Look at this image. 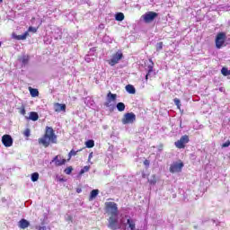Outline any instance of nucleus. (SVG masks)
<instances>
[{
    "label": "nucleus",
    "instance_id": "1",
    "mask_svg": "<svg viewBox=\"0 0 230 230\" xmlns=\"http://www.w3.org/2000/svg\"><path fill=\"white\" fill-rule=\"evenodd\" d=\"M105 209L107 215L110 217L108 219L109 229H121V225L119 224V211L118 210V204L112 201L106 202Z\"/></svg>",
    "mask_w": 230,
    "mask_h": 230
},
{
    "label": "nucleus",
    "instance_id": "2",
    "mask_svg": "<svg viewBox=\"0 0 230 230\" xmlns=\"http://www.w3.org/2000/svg\"><path fill=\"white\" fill-rule=\"evenodd\" d=\"M39 143L40 145L45 146V148H48L50 143H57V135H55V130H53V128L48 126L46 127L45 135L43 137L39 138Z\"/></svg>",
    "mask_w": 230,
    "mask_h": 230
},
{
    "label": "nucleus",
    "instance_id": "3",
    "mask_svg": "<svg viewBox=\"0 0 230 230\" xmlns=\"http://www.w3.org/2000/svg\"><path fill=\"white\" fill-rule=\"evenodd\" d=\"M158 15L159 14L157 13L150 11L142 15V19L144 22L150 24V22H153V21H155Z\"/></svg>",
    "mask_w": 230,
    "mask_h": 230
},
{
    "label": "nucleus",
    "instance_id": "4",
    "mask_svg": "<svg viewBox=\"0 0 230 230\" xmlns=\"http://www.w3.org/2000/svg\"><path fill=\"white\" fill-rule=\"evenodd\" d=\"M226 39H227V37L226 36V32L217 33L216 37V48L217 49H220L222 46L226 44Z\"/></svg>",
    "mask_w": 230,
    "mask_h": 230
},
{
    "label": "nucleus",
    "instance_id": "5",
    "mask_svg": "<svg viewBox=\"0 0 230 230\" xmlns=\"http://www.w3.org/2000/svg\"><path fill=\"white\" fill-rule=\"evenodd\" d=\"M134 121H136V114H134V112L124 114V117L122 118L123 125H128L134 123Z\"/></svg>",
    "mask_w": 230,
    "mask_h": 230
},
{
    "label": "nucleus",
    "instance_id": "6",
    "mask_svg": "<svg viewBox=\"0 0 230 230\" xmlns=\"http://www.w3.org/2000/svg\"><path fill=\"white\" fill-rule=\"evenodd\" d=\"M187 143H190V137L187 135L182 136L178 141L174 143L176 148H184L187 145Z\"/></svg>",
    "mask_w": 230,
    "mask_h": 230
},
{
    "label": "nucleus",
    "instance_id": "7",
    "mask_svg": "<svg viewBox=\"0 0 230 230\" xmlns=\"http://www.w3.org/2000/svg\"><path fill=\"white\" fill-rule=\"evenodd\" d=\"M123 58V53L117 52L114 54L111 58V59L109 61L110 66H116V64H119V62Z\"/></svg>",
    "mask_w": 230,
    "mask_h": 230
},
{
    "label": "nucleus",
    "instance_id": "8",
    "mask_svg": "<svg viewBox=\"0 0 230 230\" xmlns=\"http://www.w3.org/2000/svg\"><path fill=\"white\" fill-rule=\"evenodd\" d=\"M184 167V164L182 163H174L171 164L170 166V172L171 173H177L182 170Z\"/></svg>",
    "mask_w": 230,
    "mask_h": 230
},
{
    "label": "nucleus",
    "instance_id": "9",
    "mask_svg": "<svg viewBox=\"0 0 230 230\" xmlns=\"http://www.w3.org/2000/svg\"><path fill=\"white\" fill-rule=\"evenodd\" d=\"M2 143L6 147L12 146L13 145V138L10 135H4L2 137Z\"/></svg>",
    "mask_w": 230,
    "mask_h": 230
},
{
    "label": "nucleus",
    "instance_id": "10",
    "mask_svg": "<svg viewBox=\"0 0 230 230\" xmlns=\"http://www.w3.org/2000/svg\"><path fill=\"white\" fill-rule=\"evenodd\" d=\"M150 64L147 66V74L146 75V80H148L149 76H154L155 72H154V61L149 59Z\"/></svg>",
    "mask_w": 230,
    "mask_h": 230
},
{
    "label": "nucleus",
    "instance_id": "11",
    "mask_svg": "<svg viewBox=\"0 0 230 230\" xmlns=\"http://www.w3.org/2000/svg\"><path fill=\"white\" fill-rule=\"evenodd\" d=\"M51 163H55L56 166H62L66 164V159L62 158L60 155H56L50 162V164Z\"/></svg>",
    "mask_w": 230,
    "mask_h": 230
},
{
    "label": "nucleus",
    "instance_id": "12",
    "mask_svg": "<svg viewBox=\"0 0 230 230\" xmlns=\"http://www.w3.org/2000/svg\"><path fill=\"white\" fill-rule=\"evenodd\" d=\"M66 104H61L58 102L54 104L55 112H66Z\"/></svg>",
    "mask_w": 230,
    "mask_h": 230
},
{
    "label": "nucleus",
    "instance_id": "13",
    "mask_svg": "<svg viewBox=\"0 0 230 230\" xmlns=\"http://www.w3.org/2000/svg\"><path fill=\"white\" fill-rule=\"evenodd\" d=\"M18 226L20 229H27V227H30V222L26 219H22L19 221Z\"/></svg>",
    "mask_w": 230,
    "mask_h": 230
},
{
    "label": "nucleus",
    "instance_id": "14",
    "mask_svg": "<svg viewBox=\"0 0 230 230\" xmlns=\"http://www.w3.org/2000/svg\"><path fill=\"white\" fill-rule=\"evenodd\" d=\"M127 226L128 227H125V230H134L136 228V222H134V219L128 218L127 220Z\"/></svg>",
    "mask_w": 230,
    "mask_h": 230
},
{
    "label": "nucleus",
    "instance_id": "15",
    "mask_svg": "<svg viewBox=\"0 0 230 230\" xmlns=\"http://www.w3.org/2000/svg\"><path fill=\"white\" fill-rule=\"evenodd\" d=\"M27 119H31V121H37L39 119V113L35 111H31L29 113V117H26Z\"/></svg>",
    "mask_w": 230,
    "mask_h": 230
},
{
    "label": "nucleus",
    "instance_id": "16",
    "mask_svg": "<svg viewBox=\"0 0 230 230\" xmlns=\"http://www.w3.org/2000/svg\"><path fill=\"white\" fill-rule=\"evenodd\" d=\"M126 91L129 94H136V88L132 84L126 85Z\"/></svg>",
    "mask_w": 230,
    "mask_h": 230
},
{
    "label": "nucleus",
    "instance_id": "17",
    "mask_svg": "<svg viewBox=\"0 0 230 230\" xmlns=\"http://www.w3.org/2000/svg\"><path fill=\"white\" fill-rule=\"evenodd\" d=\"M116 98H118V95L116 93H112L110 92L107 94V101L109 102V103H111V102H114Z\"/></svg>",
    "mask_w": 230,
    "mask_h": 230
},
{
    "label": "nucleus",
    "instance_id": "18",
    "mask_svg": "<svg viewBox=\"0 0 230 230\" xmlns=\"http://www.w3.org/2000/svg\"><path fill=\"white\" fill-rule=\"evenodd\" d=\"M29 91H30V94H31V96H32V98H37V96H39V90L30 87Z\"/></svg>",
    "mask_w": 230,
    "mask_h": 230
},
{
    "label": "nucleus",
    "instance_id": "19",
    "mask_svg": "<svg viewBox=\"0 0 230 230\" xmlns=\"http://www.w3.org/2000/svg\"><path fill=\"white\" fill-rule=\"evenodd\" d=\"M98 193H100V190H93L90 194V200H94V199H96V197H98Z\"/></svg>",
    "mask_w": 230,
    "mask_h": 230
},
{
    "label": "nucleus",
    "instance_id": "20",
    "mask_svg": "<svg viewBox=\"0 0 230 230\" xmlns=\"http://www.w3.org/2000/svg\"><path fill=\"white\" fill-rule=\"evenodd\" d=\"M125 107H126L125 103H123V102H119L116 105V108L119 111V112H123V111H125Z\"/></svg>",
    "mask_w": 230,
    "mask_h": 230
},
{
    "label": "nucleus",
    "instance_id": "21",
    "mask_svg": "<svg viewBox=\"0 0 230 230\" xmlns=\"http://www.w3.org/2000/svg\"><path fill=\"white\" fill-rule=\"evenodd\" d=\"M21 62L22 66H27L28 62H30V56H22Z\"/></svg>",
    "mask_w": 230,
    "mask_h": 230
},
{
    "label": "nucleus",
    "instance_id": "22",
    "mask_svg": "<svg viewBox=\"0 0 230 230\" xmlns=\"http://www.w3.org/2000/svg\"><path fill=\"white\" fill-rule=\"evenodd\" d=\"M28 35H30V34L28 33V31H26L22 35L16 36V39H17V40H26V38L28 37Z\"/></svg>",
    "mask_w": 230,
    "mask_h": 230
},
{
    "label": "nucleus",
    "instance_id": "23",
    "mask_svg": "<svg viewBox=\"0 0 230 230\" xmlns=\"http://www.w3.org/2000/svg\"><path fill=\"white\" fill-rule=\"evenodd\" d=\"M115 19L116 21H123L125 19V14H123V13H118L116 15H115Z\"/></svg>",
    "mask_w": 230,
    "mask_h": 230
},
{
    "label": "nucleus",
    "instance_id": "24",
    "mask_svg": "<svg viewBox=\"0 0 230 230\" xmlns=\"http://www.w3.org/2000/svg\"><path fill=\"white\" fill-rule=\"evenodd\" d=\"M221 74L223 75V76H229L230 75V70L227 69V67H223L221 69Z\"/></svg>",
    "mask_w": 230,
    "mask_h": 230
},
{
    "label": "nucleus",
    "instance_id": "25",
    "mask_svg": "<svg viewBox=\"0 0 230 230\" xmlns=\"http://www.w3.org/2000/svg\"><path fill=\"white\" fill-rule=\"evenodd\" d=\"M32 182H37L39 181V172H33L31 176Z\"/></svg>",
    "mask_w": 230,
    "mask_h": 230
},
{
    "label": "nucleus",
    "instance_id": "26",
    "mask_svg": "<svg viewBox=\"0 0 230 230\" xmlns=\"http://www.w3.org/2000/svg\"><path fill=\"white\" fill-rule=\"evenodd\" d=\"M148 182L150 184H155L157 182V178L155 177V174H153L150 179H148Z\"/></svg>",
    "mask_w": 230,
    "mask_h": 230
},
{
    "label": "nucleus",
    "instance_id": "27",
    "mask_svg": "<svg viewBox=\"0 0 230 230\" xmlns=\"http://www.w3.org/2000/svg\"><path fill=\"white\" fill-rule=\"evenodd\" d=\"M78 152H82V149H79L77 151H75V149H72L69 154H68V156H69V159H71V157L76 155V154H78Z\"/></svg>",
    "mask_w": 230,
    "mask_h": 230
},
{
    "label": "nucleus",
    "instance_id": "28",
    "mask_svg": "<svg viewBox=\"0 0 230 230\" xmlns=\"http://www.w3.org/2000/svg\"><path fill=\"white\" fill-rule=\"evenodd\" d=\"M86 148H93L94 146V140H88L85 142Z\"/></svg>",
    "mask_w": 230,
    "mask_h": 230
},
{
    "label": "nucleus",
    "instance_id": "29",
    "mask_svg": "<svg viewBox=\"0 0 230 230\" xmlns=\"http://www.w3.org/2000/svg\"><path fill=\"white\" fill-rule=\"evenodd\" d=\"M90 166H84L81 171H80V173H81V175L83 174V173H85V172H89V170H90Z\"/></svg>",
    "mask_w": 230,
    "mask_h": 230
},
{
    "label": "nucleus",
    "instance_id": "30",
    "mask_svg": "<svg viewBox=\"0 0 230 230\" xmlns=\"http://www.w3.org/2000/svg\"><path fill=\"white\" fill-rule=\"evenodd\" d=\"M71 172H73V167H71V166L65 169V173L66 175H71Z\"/></svg>",
    "mask_w": 230,
    "mask_h": 230
},
{
    "label": "nucleus",
    "instance_id": "31",
    "mask_svg": "<svg viewBox=\"0 0 230 230\" xmlns=\"http://www.w3.org/2000/svg\"><path fill=\"white\" fill-rule=\"evenodd\" d=\"M163 49V42H158L156 44V51H161Z\"/></svg>",
    "mask_w": 230,
    "mask_h": 230
},
{
    "label": "nucleus",
    "instance_id": "32",
    "mask_svg": "<svg viewBox=\"0 0 230 230\" xmlns=\"http://www.w3.org/2000/svg\"><path fill=\"white\" fill-rule=\"evenodd\" d=\"M23 136H25V137H30L31 136L30 128L25 129V131L23 132Z\"/></svg>",
    "mask_w": 230,
    "mask_h": 230
},
{
    "label": "nucleus",
    "instance_id": "33",
    "mask_svg": "<svg viewBox=\"0 0 230 230\" xmlns=\"http://www.w3.org/2000/svg\"><path fill=\"white\" fill-rule=\"evenodd\" d=\"M28 31H31L32 33H37V28H35V27H29Z\"/></svg>",
    "mask_w": 230,
    "mask_h": 230
},
{
    "label": "nucleus",
    "instance_id": "34",
    "mask_svg": "<svg viewBox=\"0 0 230 230\" xmlns=\"http://www.w3.org/2000/svg\"><path fill=\"white\" fill-rule=\"evenodd\" d=\"M227 146H230V141L227 140L226 143L222 145V148H227Z\"/></svg>",
    "mask_w": 230,
    "mask_h": 230
},
{
    "label": "nucleus",
    "instance_id": "35",
    "mask_svg": "<svg viewBox=\"0 0 230 230\" xmlns=\"http://www.w3.org/2000/svg\"><path fill=\"white\" fill-rule=\"evenodd\" d=\"M36 229L38 230H49V227H47V226H37Z\"/></svg>",
    "mask_w": 230,
    "mask_h": 230
},
{
    "label": "nucleus",
    "instance_id": "36",
    "mask_svg": "<svg viewBox=\"0 0 230 230\" xmlns=\"http://www.w3.org/2000/svg\"><path fill=\"white\" fill-rule=\"evenodd\" d=\"M174 103H175V105H177V107H180L181 106V100L175 98L174 99Z\"/></svg>",
    "mask_w": 230,
    "mask_h": 230
},
{
    "label": "nucleus",
    "instance_id": "37",
    "mask_svg": "<svg viewBox=\"0 0 230 230\" xmlns=\"http://www.w3.org/2000/svg\"><path fill=\"white\" fill-rule=\"evenodd\" d=\"M91 159H93V153H90V154H89V156H88V163L91 162Z\"/></svg>",
    "mask_w": 230,
    "mask_h": 230
},
{
    "label": "nucleus",
    "instance_id": "38",
    "mask_svg": "<svg viewBox=\"0 0 230 230\" xmlns=\"http://www.w3.org/2000/svg\"><path fill=\"white\" fill-rule=\"evenodd\" d=\"M21 114H22V116H25V114H26V110L22 109V110L21 111Z\"/></svg>",
    "mask_w": 230,
    "mask_h": 230
},
{
    "label": "nucleus",
    "instance_id": "39",
    "mask_svg": "<svg viewBox=\"0 0 230 230\" xmlns=\"http://www.w3.org/2000/svg\"><path fill=\"white\" fill-rule=\"evenodd\" d=\"M158 150H159V152H162V151H163V145H160V146H158Z\"/></svg>",
    "mask_w": 230,
    "mask_h": 230
},
{
    "label": "nucleus",
    "instance_id": "40",
    "mask_svg": "<svg viewBox=\"0 0 230 230\" xmlns=\"http://www.w3.org/2000/svg\"><path fill=\"white\" fill-rule=\"evenodd\" d=\"M66 220H73V217H71V216H66Z\"/></svg>",
    "mask_w": 230,
    "mask_h": 230
},
{
    "label": "nucleus",
    "instance_id": "41",
    "mask_svg": "<svg viewBox=\"0 0 230 230\" xmlns=\"http://www.w3.org/2000/svg\"><path fill=\"white\" fill-rule=\"evenodd\" d=\"M76 192L77 193H82V189H80V188L76 189Z\"/></svg>",
    "mask_w": 230,
    "mask_h": 230
},
{
    "label": "nucleus",
    "instance_id": "42",
    "mask_svg": "<svg viewBox=\"0 0 230 230\" xmlns=\"http://www.w3.org/2000/svg\"><path fill=\"white\" fill-rule=\"evenodd\" d=\"M59 181H60V182H66V180H65L64 178H60V179H59Z\"/></svg>",
    "mask_w": 230,
    "mask_h": 230
},
{
    "label": "nucleus",
    "instance_id": "43",
    "mask_svg": "<svg viewBox=\"0 0 230 230\" xmlns=\"http://www.w3.org/2000/svg\"><path fill=\"white\" fill-rule=\"evenodd\" d=\"M105 106H106V107H111V102H106V103H105Z\"/></svg>",
    "mask_w": 230,
    "mask_h": 230
},
{
    "label": "nucleus",
    "instance_id": "44",
    "mask_svg": "<svg viewBox=\"0 0 230 230\" xmlns=\"http://www.w3.org/2000/svg\"><path fill=\"white\" fill-rule=\"evenodd\" d=\"M144 164H148V161L146 160V161L144 162Z\"/></svg>",
    "mask_w": 230,
    "mask_h": 230
},
{
    "label": "nucleus",
    "instance_id": "45",
    "mask_svg": "<svg viewBox=\"0 0 230 230\" xmlns=\"http://www.w3.org/2000/svg\"><path fill=\"white\" fill-rule=\"evenodd\" d=\"M219 91L222 93L224 91V88H219Z\"/></svg>",
    "mask_w": 230,
    "mask_h": 230
},
{
    "label": "nucleus",
    "instance_id": "46",
    "mask_svg": "<svg viewBox=\"0 0 230 230\" xmlns=\"http://www.w3.org/2000/svg\"><path fill=\"white\" fill-rule=\"evenodd\" d=\"M0 3H3V0H0Z\"/></svg>",
    "mask_w": 230,
    "mask_h": 230
},
{
    "label": "nucleus",
    "instance_id": "47",
    "mask_svg": "<svg viewBox=\"0 0 230 230\" xmlns=\"http://www.w3.org/2000/svg\"><path fill=\"white\" fill-rule=\"evenodd\" d=\"M1 45H2V43H1V41H0V48H1Z\"/></svg>",
    "mask_w": 230,
    "mask_h": 230
}]
</instances>
